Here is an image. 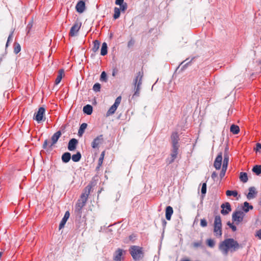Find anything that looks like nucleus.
<instances>
[{
  "label": "nucleus",
  "mask_w": 261,
  "mask_h": 261,
  "mask_svg": "<svg viewBox=\"0 0 261 261\" xmlns=\"http://www.w3.org/2000/svg\"><path fill=\"white\" fill-rule=\"evenodd\" d=\"M245 213L240 210L234 211L232 214V220L236 224H239L243 221Z\"/></svg>",
  "instance_id": "7"
},
{
  "label": "nucleus",
  "mask_w": 261,
  "mask_h": 261,
  "mask_svg": "<svg viewBox=\"0 0 261 261\" xmlns=\"http://www.w3.org/2000/svg\"><path fill=\"white\" fill-rule=\"evenodd\" d=\"M100 88H101L100 84L97 83L94 85V86L93 87V90L95 92H98L100 91Z\"/></svg>",
  "instance_id": "40"
},
{
  "label": "nucleus",
  "mask_w": 261,
  "mask_h": 261,
  "mask_svg": "<svg viewBox=\"0 0 261 261\" xmlns=\"http://www.w3.org/2000/svg\"><path fill=\"white\" fill-rule=\"evenodd\" d=\"M222 161V153L220 152L217 155L214 163V166L217 170L221 168Z\"/></svg>",
  "instance_id": "14"
},
{
  "label": "nucleus",
  "mask_w": 261,
  "mask_h": 261,
  "mask_svg": "<svg viewBox=\"0 0 261 261\" xmlns=\"http://www.w3.org/2000/svg\"><path fill=\"white\" fill-rule=\"evenodd\" d=\"M225 173L226 172L222 173V170L221 171V172H220V176L221 178H222L224 176Z\"/></svg>",
  "instance_id": "55"
},
{
  "label": "nucleus",
  "mask_w": 261,
  "mask_h": 261,
  "mask_svg": "<svg viewBox=\"0 0 261 261\" xmlns=\"http://www.w3.org/2000/svg\"><path fill=\"white\" fill-rule=\"evenodd\" d=\"M100 42L97 40H95L93 42V46L92 47V50L93 52L96 53L99 49Z\"/></svg>",
  "instance_id": "31"
},
{
  "label": "nucleus",
  "mask_w": 261,
  "mask_h": 261,
  "mask_svg": "<svg viewBox=\"0 0 261 261\" xmlns=\"http://www.w3.org/2000/svg\"><path fill=\"white\" fill-rule=\"evenodd\" d=\"M212 178L215 180L217 177V174L216 172H213L211 175Z\"/></svg>",
  "instance_id": "53"
},
{
  "label": "nucleus",
  "mask_w": 261,
  "mask_h": 261,
  "mask_svg": "<svg viewBox=\"0 0 261 261\" xmlns=\"http://www.w3.org/2000/svg\"><path fill=\"white\" fill-rule=\"evenodd\" d=\"M45 112V109L44 108H39L37 112L34 114L33 119L36 120L38 123L40 122L43 119Z\"/></svg>",
  "instance_id": "8"
},
{
  "label": "nucleus",
  "mask_w": 261,
  "mask_h": 261,
  "mask_svg": "<svg viewBox=\"0 0 261 261\" xmlns=\"http://www.w3.org/2000/svg\"><path fill=\"white\" fill-rule=\"evenodd\" d=\"M91 188L92 186L90 185L86 186L84 189V192L81 194L80 199L77 200L75 206V212L77 215H81L82 214V208L86 205Z\"/></svg>",
  "instance_id": "2"
},
{
  "label": "nucleus",
  "mask_w": 261,
  "mask_h": 261,
  "mask_svg": "<svg viewBox=\"0 0 261 261\" xmlns=\"http://www.w3.org/2000/svg\"><path fill=\"white\" fill-rule=\"evenodd\" d=\"M253 208V206L249 205V203L248 202L246 201L244 203L243 210L244 212L247 213L250 210H252Z\"/></svg>",
  "instance_id": "29"
},
{
  "label": "nucleus",
  "mask_w": 261,
  "mask_h": 261,
  "mask_svg": "<svg viewBox=\"0 0 261 261\" xmlns=\"http://www.w3.org/2000/svg\"><path fill=\"white\" fill-rule=\"evenodd\" d=\"M117 107L115 105H112L107 112L106 116L108 117L114 114L116 111Z\"/></svg>",
  "instance_id": "27"
},
{
  "label": "nucleus",
  "mask_w": 261,
  "mask_h": 261,
  "mask_svg": "<svg viewBox=\"0 0 261 261\" xmlns=\"http://www.w3.org/2000/svg\"><path fill=\"white\" fill-rule=\"evenodd\" d=\"M81 154L80 152H77L76 154L72 155V160L74 162H79L81 159Z\"/></svg>",
  "instance_id": "33"
},
{
  "label": "nucleus",
  "mask_w": 261,
  "mask_h": 261,
  "mask_svg": "<svg viewBox=\"0 0 261 261\" xmlns=\"http://www.w3.org/2000/svg\"><path fill=\"white\" fill-rule=\"evenodd\" d=\"M77 140L74 138L71 139L68 145V149L70 151H73L76 148V146L77 144Z\"/></svg>",
  "instance_id": "18"
},
{
  "label": "nucleus",
  "mask_w": 261,
  "mask_h": 261,
  "mask_svg": "<svg viewBox=\"0 0 261 261\" xmlns=\"http://www.w3.org/2000/svg\"><path fill=\"white\" fill-rule=\"evenodd\" d=\"M226 194L227 196H233L236 197L238 195V192L237 191L227 190L226 192Z\"/></svg>",
  "instance_id": "37"
},
{
  "label": "nucleus",
  "mask_w": 261,
  "mask_h": 261,
  "mask_svg": "<svg viewBox=\"0 0 261 261\" xmlns=\"http://www.w3.org/2000/svg\"><path fill=\"white\" fill-rule=\"evenodd\" d=\"M61 136V132L60 131H58L55 133L51 137V142H50L47 140H45L43 144V148L46 149L48 147L51 149L52 146L57 142Z\"/></svg>",
  "instance_id": "6"
},
{
  "label": "nucleus",
  "mask_w": 261,
  "mask_h": 261,
  "mask_svg": "<svg viewBox=\"0 0 261 261\" xmlns=\"http://www.w3.org/2000/svg\"><path fill=\"white\" fill-rule=\"evenodd\" d=\"M252 172L258 175L261 173V165H255L252 168Z\"/></svg>",
  "instance_id": "32"
},
{
  "label": "nucleus",
  "mask_w": 261,
  "mask_h": 261,
  "mask_svg": "<svg viewBox=\"0 0 261 261\" xmlns=\"http://www.w3.org/2000/svg\"><path fill=\"white\" fill-rule=\"evenodd\" d=\"M260 149H261V144L259 143H256V148L254 149V150L256 151H258Z\"/></svg>",
  "instance_id": "50"
},
{
  "label": "nucleus",
  "mask_w": 261,
  "mask_h": 261,
  "mask_svg": "<svg viewBox=\"0 0 261 261\" xmlns=\"http://www.w3.org/2000/svg\"><path fill=\"white\" fill-rule=\"evenodd\" d=\"M171 139L172 147H179V136L177 132L172 133L171 136Z\"/></svg>",
  "instance_id": "13"
},
{
  "label": "nucleus",
  "mask_w": 261,
  "mask_h": 261,
  "mask_svg": "<svg viewBox=\"0 0 261 261\" xmlns=\"http://www.w3.org/2000/svg\"><path fill=\"white\" fill-rule=\"evenodd\" d=\"M143 74V71H139L137 73L136 75L133 80V85L134 87V96H138L140 94Z\"/></svg>",
  "instance_id": "3"
},
{
  "label": "nucleus",
  "mask_w": 261,
  "mask_h": 261,
  "mask_svg": "<svg viewBox=\"0 0 261 261\" xmlns=\"http://www.w3.org/2000/svg\"><path fill=\"white\" fill-rule=\"evenodd\" d=\"M129 252L135 260H140L144 257V250L141 247L132 246L129 249Z\"/></svg>",
  "instance_id": "4"
},
{
  "label": "nucleus",
  "mask_w": 261,
  "mask_h": 261,
  "mask_svg": "<svg viewBox=\"0 0 261 261\" xmlns=\"http://www.w3.org/2000/svg\"><path fill=\"white\" fill-rule=\"evenodd\" d=\"M173 210L171 206H168L166 208V218L168 220H170L171 216L173 214Z\"/></svg>",
  "instance_id": "21"
},
{
  "label": "nucleus",
  "mask_w": 261,
  "mask_h": 261,
  "mask_svg": "<svg viewBox=\"0 0 261 261\" xmlns=\"http://www.w3.org/2000/svg\"><path fill=\"white\" fill-rule=\"evenodd\" d=\"M64 75V69H62L59 70V72H58V75L55 80V84L56 85H58L60 83V82Z\"/></svg>",
  "instance_id": "22"
},
{
  "label": "nucleus",
  "mask_w": 261,
  "mask_h": 261,
  "mask_svg": "<svg viewBox=\"0 0 261 261\" xmlns=\"http://www.w3.org/2000/svg\"><path fill=\"white\" fill-rule=\"evenodd\" d=\"M239 178L240 180L244 183L247 182L248 180V175L246 172H241Z\"/></svg>",
  "instance_id": "26"
},
{
  "label": "nucleus",
  "mask_w": 261,
  "mask_h": 261,
  "mask_svg": "<svg viewBox=\"0 0 261 261\" xmlns=\"http://www.w3.org/2000/svg\"><path fill=\"white\" fill-rule=\"evenodd\" d=\"M124 251L122 249H117L114 253L113 259L115 261H121L123 260Z\"/></svg>",
  "instance_id": "12"
},
{
  "label": "nucleus",
  "mask_w": 261,
  "mask_h": 261,
  "mask_svg": "<svg viewBox=\"0 0 261 261\" xmlns=\"http://www.w3.org/2000/svg\"><path fill=\"white\" fill-rule=\"evenodd\" d=\"M82 24L81 22H76L74 23L73 25L71 28L69 35L71 37H73L76 36L78 32L79 31Z\"/></svg>",
  "instance_id": "9"
},
{
  "label": "nucleus",
  "mask_w": 261,
  "mask_h": 261,
  "mask_svg": "<svg viewBox=\"0 0 261 261\" xmlns=\"http://www.w3.org/2000/svg\"><path fill=\"white\" fill-rule=\"evenodd\" d=\"M135 44V40L133 38H131L127 43V47L130 48L134 46Z\"/></svg>",
  "instance_id": "43"
},
{
  "label": "nucleus",
  "mask_w": 261,
  "mask_h": 261,
  "mask_svg": "<svg viewBox=\"0 0 261 261\" xmlns=\"http://www.w3.org/2000/svg\"><path fill=\"white\" fill-rule=\"evenodd\" d=\"M181 261H190V260L188 259H182Z\"/></svg>",
  "instance_id": "57"
},
{
  "label": "nucleus",
  "mask_w": 261,
  "mask_h": 261,
  "mask_svg": "<svg viewBox=\"0 0 261 261\" xmlns=\"http://www.w3.org/2000/svg\"><path fill=\"white\" fill-rule=\"evenodd\" d=\"M214 232L217 237H221L222 234L221 218L219 215L215 217Z\"/></svg>",
  "instance_id": "5"
},
{
  "label": "nucleus",
  "mask_w": 261,
  "mask_h": 261,
  "mask_svg": "<svg viewBox=\"0 0 261 261\" xmlns=\"http://www.w3.org/2000/svg\"><path fill=\"white\" fill-rule=\"evenodd\" d=\"M100 80L101 81H103L105 82L107 81V74H106V72H105V71L102 72V73L100 75Z\"/></svg>",
  "instance_id": "39"
},
{
  "label": "nucleus",
  "mask_w": 261,
  "mask_h": 261,
  "mask_svg": "<svg viewBox=\"0 0 261 261\" xmlns=\"http://www.w3.org/2000/svg\"><path fill=\"white\" fill-rule=\"evenodd\" d=\"M221 207L222 208L221 213L223 215H227L231 211L230 204L228 202L222 203L221 205Z\"/></svg>",
  "instance_id": "10"
},
{
  "label": "nucleus",
  "mask_w": 261,
  "mask_h": 261,
  "mask_svg": "<svg viewBox=\"0 0 261 261\" xmlns=\"http://www.w3.org/2000/svg\"><path fill=\"white\" fill-rule=\"evenodd\" d=\"M240 248V245L233 239H226L221 242L219 246V249L225 255H227L229 250L234 251Z\"/></svg>",
  "instance_id": "1"
},
{
  "label": "nucleus",
  "mask_w": 261,
  "mask_h": 261,
  "mask_svg": "<svg viewBox=\"0 0 261 261\" xmlns=\"http://www.w3.org/2000/svg\"><path fill=\"white\" fill-rule=\"evenodd\" d=\"M257 192L255 190V188L254 187H250L249 189V193L247 195V197L248 199H251L255 197Z\"/></svg>",
  "instance_id": "20"
},
{
  "label": "nucleus",
  "mask_w": 261,
  "mask_h": 261,
  "mask_svg": "<svg viewBox=\"0 0 261 261\" xmlns=\"http://www.w3.org/2000/svg\"><path fill=\"white\" fill-rule=\"evenodd\" d=\"M120 15V9L117 7L114 8V14L113 15V18L115 19L118 18Z\"/></svg>",
  "instance_id": "35"
},
{
  "label": "nucleus",
  "mask_w": 261,
  "mask_h": 261,
  "mask_svg": "<svg viewBox=\"0 0 261 261\" xmlns=\"http://www.w3.org/2000/svg\"><path fill=\"white\" fill-rule=\"evenodd\" d=\"M255 236L261 239V229L256 231Z\"/></svg>",
  "instance_id": "51"
},
{
  "label": "nucleus",
  "mask_w": 261,
  "mask_h": 261,
  "mask_svg": "<svg viewBox=\"0 0 261 261\" xmlns=\"http://www.w3.org/2000/svg\"><path fill=\"white\" fill-rule=\"evenodd\" d=\"M228 161H229V156L228 155L224 154V159L223 162V165H222V172H226L228 164Z\"/></svg>",
  "instance_id": "19"
},
{
  "label": "nucleus",
  "mask_w": 261,
  "mask_h": 261,
  "mask_svg": "<svg viewBox=\"0 0 261 261\" xmlns=\"http://www.w3.org/2000/svg\"><path fill=\"white\" fill-rule=\"evenodd\" d=\"M124 0H116L115 4L117 5H121V4H123Z\"/></svg>",
  "instance_id": "52"
},
{
  "label": "nucleus",
  "mask_w": 261,
  "mask_h": 261,
  "mask_svg": "<svg viewBox=\"0 0 261 261\" xmlns=\"http://www.w3.org/2000/svg\"><path fill=\"white\" fill-rule=\"evenodd\" d=\"M135 237V236H134L133 235H130L129 238V239L130 240H132Z\"/></svg>",
  "instance_id": "56"
},
{
  "label": "nucleus",
  "mask_w": 261,
  "mask_h": 261,
  "mask_svg": "<svg viewBox=\"0 0 261 261\" xmlns=\"http://www.w3.org/2000/svg\"><path fill=\"white\" fill-rule=\"evenodd\" d=\"M120 6V11L121 10V11L122 12H124L125 11L126 9H127V4L126 3H124L122 4H121V5H119Z\"/></svg>",
  "instance_id": "42"
},
{
  "label": "nucleus",
  "mask_w": 261,
  "mask_h": 261,
  "mask_svg": "<svg viewBox=\"0 0 261 261\" xmlns=\"http://www.w3.org/2000/svg\"><path fill=\"white\" fill-rule=\"evenodd\" d=\"M230 132L233 134H238L240 132L239 127L238 125L232 124L230 128Z\"/></svg>",
  "instance_id": "30"
},
{
  "label": "nucleus",
  "mask_w": 261,
  "mask_h": 261,
  "mask_svg": "<svg viewBox=\"0 0 261 261\" xmlns=\"http://www.w3.org/2000/svg\"><path fill=\"white\" fill-rule=\"evenodd\" d=\"M21 50L20 45L17 42H15L14 44V52L17 54L20 52Z\"/></svg>",
  "instance_id": "36"
},
{
  "label": "nucleus",
  "mask_w": 261,
  "mask_h": 261,
  "mask_svg": "<svg viewBox=\"0 0 261 261\" xmlns=\"http://www.w3.org/2000/svg\"><path fill=\"white\" fill-rule=\"evenodd\" d=\"M108 53V46L106 42H103L102 44V46L100 50V55L101 56H105Z\"/></svg>",
  "instance_id": "25"
},
{
  "label": "nucleus",
  "mask_w": 261,
  "mask_h": 261,
  "mask_svg": "<svg viewBox=\"0 0 261 261\" xmlns=\"http://www.w3.org/2000/svg\"><path fill=\"white\" fill-rule=\"evenodd\" d=\"M206 244L208 247L213 248L215 246V242L213 239H208L206 240Z\"/></svg>",
  "instance_id": "38"
},
{
  "label": "nucleus",
  "mask_w": 261,
  "mask_h": 261,
  "mask_svg": "<svg viewBox=\"0 0 261 261\" xmlns=\"http://www.w3.org/2000/svg\"><path fill=\"white\" fill-rule=\"evenodd\" d=\"M229 227L230 228H231L232 229V230L233 231H236L237 230V227L236 226H234V225H233L232 223H231L230 222H228L227 224Z\"/></svg>",
  "instance_id": "48"
},
{
  "label": "nucleus",
  "mask_w": 261,
  "mask_h": 261,
  "mask_svg": "<svg viewBox=\"0 0 261 261\" xmlns=\"http://www.w3.org/2000/svg\"><path fill=\"white\" fill-rule=\"evenodd\" d=\"M206 192V183H203L201 188V193L203 195L205 194Z\"/></svg>",
  "instance_id": "44"
},
{
  "label": "nucleus",
  "mask_w": 261,
  "mask_h": 261,
  "mask_svg": "<svg viewBox=\"0 0 261 261\" xmlns=\"http://www.w3.org/2000/svg\"><path fill=\"white\" fill-rule=\"evenodd\" d=\"M207 225L206 220L205 219H201L200 220V226L202 227H206Z\"/></svg>",
  "instance_id": "46"
},
{
  "label": "nucleus",
  "mask_w": 261,
  "mask_h": 261,
  "mask_svg": "<svg viewBox=\"0 0 261 261\" xmlns=\"http://www.w3.org/2000/svg\"><path fill=\"white\" fill-rule=\"evenodd\" d=\"M13 39V32H12L9 36L8 40L6 44V47H7L8 46L9 42L12 40Z\"/></svg>",
  "instance_id": "47"
},
{
  "label": "nucleus",
  "mask_w": 261,
  "mask_h": 261,
  "mask_svg": "<svg viewBox=\"0 0 261 261\" xmlns=\"http://www.w3.org/2000/svg\"><path fill=\"white\" fill-rule=\"evenodd\" d=\"M202 244V242L201 241L197 242H194L193 243V246L194 248H198L201 246Z\"/></svg>",
  "instance_id": "45"
},
{
  "label": "nucleus",
  "mask_w": 261,
  "mask_h": 261,
  "mask_svg": "<svg viewBox=\"0 0 261 261\" xmlns=\"http://www.w3.org/2000/svg\"><path fill=\"white\" fill-rule=\"evenodd\" d=\"M118 72V70L117 68L115 67L113 69V71H112V76H115V75L117 74Z\"/></svg>",
  "instance_id": "49"
},
{
  "label": "nucleus",
  "mask_w": 261,
  "mask_h": 261,
  "mask_svg": "<svg viewBox=\"0 0 261 261\" xmlns=\"http://www.w3.org/2000/svg\"><path fill=\"white\" fill-rule=\"evenodd\" d=\"M87 123H83L81 125L80 128L79 129V131H78V135L79 136H82L83 135V134L84 133L85 130L87 128Z\"/></svg>",
  "instance_id": "28"
},
{
  "label": "nucleus",
  "mask_w": 261,
  "mask_h": 261,
  "mask_svg": "<svg viewBox=\"0 0 261 261\" xmlns=\"http://www.w3.org/2000/svg\"><path fill=\"white\" fill-rule=\"evenodd\" d=\"M76 10L80 13H83L85 9V3L83 1H80L75 6Z\"/></svg>",
  "instance_id": "16"
},
{
  "label": "nucleus",
  "mask_w": 261,
  "mask_h": 261,
  "mask_svg": "<svg viewBox=\"0 0 261 261\" xmlns=\"http://www.w3.org/2000/svg\"><path fill=\"white\" fill-rule=\"evenodd\" d=\"M69 216H70L69 212L68 211L66 212V213H65V215L64 216V217L62 218L61 221L60 222L59 227V229H61L64 227L67 220L68 219V218L69 217Z\"/></svg>",
  "instance_id": "17"
},
{
  "label": "nucleus",
  "mask_w": 261,
  "mask_h": 261,
  "mask_svg": "<svg viewBox=\"0 0 261 261\" xmlns=\"http://www.w3.org/2000/svg\"><path fill=\"white\" fill-rule=\"evenodd\" d=\"M71 159V154L69 152H65L62 156V160L64 163H68Z\"/></svg>",
  "instance_id": "24"
},
{
  "label": "nucleus",
  "mask_w": 261,
  "mask_h": 261,
  "mask_svg": "<svg viewBox=\"0 0 261 261\" xmlns=\"http://www.w3.org/2000/svg\"><path fill=\"white\" fill-rule=\"evenodd\" d=\"M178 148L179 147H172V152L170 154L171 158L166 160V162L168 164L172 163L177 158Z\"/></svg>",
  "instance_id": "11"
},
{
  "label": "nucleus",
  "mask_w": 261,
  "mask_h": 261,
  "mask_svg": "<svg viewBox=\"0 0 261 261\" xmlns=\"http://www.w3.org/2000/svg\"><path fill=\"white\" fill-rule=\"evenodd\" d=\"M103 141V136L102 135L97 136L96 138L94 139L93 142H92V147L93 148H97L98 145L101 143Z\"/></svg>",
  "instance_id": "15"
},
{
  "label": "nucleus",
  "mask_w": 261,
  "mask_h": 261,
  "mask_svg": "<svg viewBox=\"0 0 261 261\" xmlns=\"http://www.w3.org/2000/svg\"><path fill=\"white\" fill-rule=\"evenodd\" d=\"M228 147L226 146L225 148L224 154L228 155Z\"/></svg>",
  "instance_id": "54"
},
{
  "label": "nucleus",
  "mask_w": 261,
  "mask_h": 261,
  "mask_svg": "<svg viewBox=\"0 0 261 261\" xmlns=\"http://www.w3.org/2000/svg\"><path fill=\"white\" fill-rule=\"evenodd\" d=\"M93 111V108L90 105H87L83 108V112L87 115H91Z\"/></svg>",
  "instance_id": "23"
},
{
  "label": "nucleus",
  "mask_w": 261,
  "mask_h": 261,
  "mask_svg": "<svg viewBox=\"0 0 261 261\" xmlns=\"http://www.w3.org/2000/svg\"><path fill=\"white\" fill-rule=\"evenodd\" d=\"M105 151H103L101 152V153L100 154V156L98 159V166L97 167V169L99 168L102 164L104 156H105Z\"/></svg>",
  "instance_id": "34"
},
{
  "label": "nucleus",
  "mask_w": 261,
  "mask_h": 261,
  "mask_svg": "<svg viewBox=\"0 0 261 261\" xmlns=\"http://www.w3.org/2000/svg\"><path fill=\"white\" fill-rule=\"evenodd\" d=\"M121 96H118L115 99V102L113 104V105H115V106L118 108V107L119 106V104L121 102Z\"/></svg>",
  "instance_id": "41"
}]
</instances>
